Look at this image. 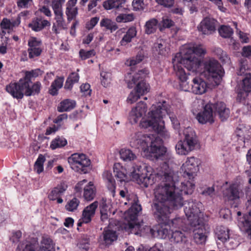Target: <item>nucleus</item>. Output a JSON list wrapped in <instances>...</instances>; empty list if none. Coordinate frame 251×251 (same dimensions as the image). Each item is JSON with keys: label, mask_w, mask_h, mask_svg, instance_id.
<instances>
[{"label": "nucleus", "mask_w": 251, "mask_h": 251, "mask_svg": "<svg viewBox=\"0 0 251 251\" xmlns=\"http://www.w3.org/2000/svg\"><path fill=\"white\" fill-rule=\"evenodd\" d=\"M136 28L133 26L130 27L120 41L121 45L126 46L127 44L130 43L132 39L136 36Z\"/></svg>", "instance_id": "obj_34"}, {"label": "nucleus", "mask_w": 251, "mask_h": 251, "mask_svg": "<svg viewBox=\"0 0 251 251\" xmlns=\"http://www.w3.org/2000/svg\"><path fill=\"white\" fill-rule=\"evenodd\" d=\"M27 84L25 81H21V79L18 83H10L6 87L7 92L10 93L14 98L21 99L25 94V88Z\"/></svg>", "instance_id": "obj_17"}, {"label": "nucleus", "mask_w": 251, "mask_h": 251, "mask_svg": "<svg viewBox=\"0 0 251 251\" xmlns=\"http://www.w3.org/2000/svg\"><path fill=\"white\" fill-rule=\"evenodd\" d=\"M101 76V84L104 87H108L111 82V74L102 72L100 73Z\"/></svg>", "instance_id": "obj_52"}, {"label": "nucleus", "mask_w": 251, "mask_h": 251, "mask_svg": "<svg viewBox=\"0 0 251 251\" xmlns=\"http://www.w3.org/2000/svg\"><path fill=\"white\" fill-rule=\"evenodd\" d=\"M67 143V140L63 137H57L53 139L50 144V147L54 150L58 148L65 146Z\"/></svg>", "instance_id": "obj_46"}, {"label": "nucleus", "mask_w": 251, "mask_h": 251, "mask_svg": "<svg viewBox=\"0 0 251 251\" xmlns=\"http://www.w3.org/2000/svg\"><path fill=\"white\" fill-rule=\"evenodd\" d=\"M183 200V199L182 198ZM184 205V212L188 219L192 221H197L198 220L199 214L201 213L200 206L201 203L199 202H196L190 200L184 203L183 201L182 205Z\"/></svg>", "instance_id": "obj_12"}, {"label": "nucleus", "mask_w": 251, "mask_h": 251, "mask_svg": "<svg viewBox=\"0 0 251 251\" xmlns=\"http://www.w3.org/2000/svg\"><path fill=\"white\" fill-rule=\"evenodd\" d=\"M215 112L218 114L221 121L226 120L229 116L230 111L223 102H218L214 104Z\"/></svg>", "instance_id": "obj_27"}, {"label": "nucleus", "mask_w": 251, "mask_h": 251, "mask_svg": "<svg viewBox=\"0 0 251 251\" xmlns=\"http://www.w3.org/2000/svg\"><path fill=\"white\" fill-rule=\"evenodd\" d=\"M242 230L247 234L249 239L251 240V222L249 220H245L242 222Z\"/></svg>", "instance_id": "obj_50"}, {"label": "nucleus", "mask_w": 251, "mask_h": 251, "mask_svg": "<svg viewBox=\"0 0 251 251\" xmlns=\"http://www.w3.org/2000/svg\"><path fill=\"white\" fill-rule=\"evenodd\" d=\"M157 48L159 54L162 55H166L168 53L169 49L167 47V44L164 41H160L157 43Z\"/></svg>", "instance_id": "obj_55"}, {"label": "nucleus", "mask_w": 251, "mask_h": 251, "mask_svg": "<svg viewBox=\"0 0 251 251\" xmlns=\"http://www.w3.org/2000/svg\"><path fill=\"white\" fill-rule=\"evenodd\" d=\"M166 114L169 116L174 128L178 129L179 126L178 121L176 116L171 113L169 106L165 101L152 104L150 108L146 119L141 123V125L145 128L151 127L163 138L168 139L170 138V134L165 127L164 122L163 120Z\"/></svg>", "instance_id": "obj_3"}, {"label": "nucleus", "mask_w": 251, "mask_h": 251, "mask_svg": "<svg viewBox=\"0 0 251 251\" xmlns=\"http://www.w3.org/2000/svg\"><path fill=\"white\" fill-rule=\"evenodd\" d=\"M77 0H69L66 3L65 14L69 22L75 19L78 14V8L75 6Z\"/></svg>", "instance_id": "obj_25"}, {"label": "nucleus", "mask_w": 251, "mask_h": 251, "mask_svg": "<svg viewBox=\"0 0 251 251\" xmlns=\"http://www.w3.org/2000/svg\"><path fill=\"white\" fill-rule=\"evenodd\" d=\"M213 108L214 105L210 103L206 104L203 111L199 113L197 116L198 121L201 124L213 123L214 121Z\"/></svg>", "instance_id": "obj_18"}, {"label": "nucleus", "mask_w": 251, "mask_h": 251, "mask_svg": "<svg viewBox=\"0 0 251 251\" xmlns=\"http://www.w3.org/2000/svg\"><path fill=\"white\" fill-rule=\"evenodd\" d=\"M134 19V16L133 14H121L118 15L116 20L118 23H126L133 21Z\"/></svg>", "instance_id": "obj_51"}, {"label": "nucleus", "mask_w": 251, "mask_h": 251, "mask_svg": "<svg viewBox=\"0 0 251 251\" xmlns=\"http://www.w3.org/2000/svg\"><path fill=\"white\" fill-rule=\"evenodd\" d=\"M251 91V74L247 73L244 79H243L242 89L238 92L237 100L242 101L248 96Z\"/></svg>", "instance_id": "obj_21"}, {"label": "nucleus", "mask_w": 251, "mask_h": 251, "mask_svg": "<svg viewBox=\"0 0 251 251\" xmlns=\"http://www.w3.org/2000/svg\"><path fill=\"white\" fill-rule=\"evenodd\" d=\"M224 74V71L217 60L210 58L204 62L201 75L210 82L218 85Z\"/></svg>", "instance_id": "obj_6"}, {"label": "nucleus", "mask_w": 251, "mask_h": 251, "mask_svg": "<svg viewBox=\"0 0 251 251\" xmlns=\"http://www.w3.org/2000/svg\"><path fill=\"white\" fill-rule=\"evenodd\" d=\"M169 229H170L169 226L167 224H165L164 225L161 226L156 229V231L155 229H152L153 231L150 232V233L153 237L165 239L169 237Z\"/></svg>", "instance_id": "obj_30"}, {"label": "nucleus", "mask_w": 251, "mask_h": 251, "mask_svg": "<svg viewBox=\"0 0 251 251\" xmlns=\"http://www.w3.org/2000/svg\"><path fill=\"white\" fill-rule=\"evenodd\" d=\"M157 202V201L156 200L155 197L154 196V202L153 206V210L155 216L159 221L167 224L169 226L170 228L171 229V230H175V228H180V227H182L183 222V220L180 218H176L172 220L171 221H167L169 217V215L171 213L172 210L173 209H177V208H175L172 206H170L169 204H165V205H167L169 208V213L167 214L166 216H164V217L163 216H159L156 213V209L155 207V204ZM180 208V207H179V208Z\"/></svg>", "instance_id": "obj_11"}, {"label": "nucleus", "mask_w": 251, "mask_h": 251, "mask_svg": "<svg viewBox=\"0 0 251 251\" xmlns=\"http://www.w3.org/2000/svg\"><path fill=\"white\" fill-rule=\"evenodd\" d=\"M223 195L226 200L227 201L236 200L240 197V192L235 184L231 185L224 192Z\"/></svg>", "instance_id": "obj_28"}, {"label": "nucleus", "mask_w": 251, "mask_h": 251, "mask_svg": "<svg viewBox=\"0 0 251 251\" xmlns=\"http://www.w3.org/2000/svg\"><path fill=\"white\" fill-rule=\"evenodd\" d=\"M187 76L186 75V79L185 82L188 84L189 88L187 91L190 90L194 94L197 95H202L206 92L207 89V83L202 78L199 77H195L192 79L191 87H190L188 83L187 82ZM180 86L182 90L186 91L182 89L181 86V81L180 80Z\"/></svg>", "instance_id": "obj_14"}, {"label": "nucleus", "mask_w": 251, "mask_h": 251, "mask_svg": "<svg viewBox=\"0 0 251 251\" xmlns=\"http://www.w3.org/2000/svg\"><path fill=\"white\" fill-rule=\"evenodd\" d=\"M220 35L223 38H230L233 33V30L229 26L222 25L218 29Z\"/></svg>", "instance_id": "obj_42"}, {"label": "nucleus", "mask_w": 251, "mask_h": 251, "mask_svg": "<svg viewBox=\"0 0 251 251\" xmlns=\"http://www.w3.org/2000/svg\"><path fill=\"white\" fill-rule=\"evenodd\" d=\"M141 96L142 95L139 94V93H138L136 90L134 88L129 94L127 99V101L128 103L132 104L140 99Z\"/></svg>", "instance_id": "obj_53"}, {"label": "nucleus", "mask_w": 251, "mask_h": 251, "mask_svg": "<svg viewBox=\"0 0 251 251\" xmlns=\"http://www.w3.org/2000/svg\"><path fill=\"white\" fill-rule=\"evenodd\" d=\"M125 3V0H107L103 2V7L105 9H120Z\"/></svg>", "instance_id": "obj_33"}, {"label": "nucleus", "mask_w": 251, "mask_h": 251, "mask_svg": "<svg viewBox=\"0 0 251 251\" xmlns=\"http://www.w3.org/2000/svg\"><path fill=\"white\" fill-rule=\"evenodd\" d=\"M79 201L76 198H74L69 200L65 205V209L70 212L76 210L79 204Z\"/></svg>", "instance_id": "obj_47"}, {"label": "nucleus", "mask_w": 251, "mask_h": 251, "mask_svg": "<svg viewBox=\"0 0 251 251\" xmlns=\"http://www.w3.org/2000/svg\"><path fill=\"white\" fill-rule=\"evenodd\" d=\"M32 3V0H18L17 6L20 8H27Z\"/></svg>", "instance_id": "obj_60"}, {"label": "nucleus", "mask_w": 251, "mask_h": 251, "mask_svg": "<svg viewBox=\"0 0 251 251\" xmlns=\"http://www.w3.org/2000/svg\"><path fill=\"white\" fill-rule=\"evenodd\" d=\"M172 235L171 240L172 242H174L176 243L185 242L186 240V238L183 233L177 230H171Z\"/></svg>", "instance_id": "obj_41"}, {"label": "nucleus", "mask_w": 251, "mask_h": 251, "mask_svg": "<svg viewBox=\"0 0 251 251\" xmlns=\"http://www.w3.org/2000/svg\"><path fill=\"white\" fill-rule=\"evenodd\" d=\"M200 161L195 157L187 158L181 167L184 177L189 179L186 182H182L181 186H177L178 176L173 167L169 166L166 161L158 169L156 174L153 173L151 167L137 166L131 173L133 181L147 187L152 185L157 177L160 178L162 182L154 189V195L157 201L155 204L156 213L159 216H166L169 209L165 204L175 208L180 207L183 204L182 192L185 194H192L195 184L193 179L199 171Z\"/></svg>", "instance_id": "obj_1"}, {"label": "nucleus", "mask_w": 251, "mask_h": 251, "mask_svg": "<svg viewBox=\"0 0 251 251\" xmlns=\"http://www.w3.org/2000/svg\"><path fill=\"white\" fill-rule=\"evenodd\" d=\"M38 251H55L52 240L49 238H43Z\"/></svg>", "instance_id": "obj_38"}, {"label": "nucleus", "mask_w": 251, "mask_h": 251, "mask_svg": "<svg viewBox=\"0 0 251 251\" xmlns=\"http://www.w3.org/2000/svg\"><path fill=\"white\" fill-rule=\"evenodd\" d=\"M217 23L212 18L205 17L198 25L197 29L202 34L210 35L215 32Z\"/></svg>", "instance_id": "obj_13"}, {"label": "nucleus", "mask_w": 251, "mask_h": 251, "mask_svg": "<svg viewBox=\"0 0 251 251\" xmlns=\"http://www.w3.org/2000/svg\"><path fill=\"white\" fill-rule=\"evenodd\" d=\"M118 235L115 230L105 228L99 238V241L105 246H109L117 239Z\"/></svg>", "instance_id": "obj_22"}, {"label": "nucleus", "mask_w": 251, "mask_h": 251, "mask_svg": "<svg viewBox=\"0 0 251 251\" xmlns=\"http://www.w3.org/2000/svg\"><path fill=\"white\" fill-rule=\"evenodd\" d=\"M157 21L152 19L146 22L145 25V32L148 34L154 32L157 28Z\"/></svg>", "instance_id": "obj_43"}, {"label": "nucleus", "mask_w": 251, "mask_h": 251, "mask_svg": "<svg viewBox=\"0 0 251 251\" xmlns=\"http://www.w3.org/2000/svg\"><path fill=\"white\" fill-rule=\"evenodd\" d=\"M161 24L164 28H169L173 25L174 22L167 17H163L162 18Z\"/></svg>", "instance_id": "obj_64"}, {"label": "nucleus", "mask_w": 251, "mask_h": 251, "mask_svg": "<svg viewBox=\"0 0 251 251\" xmlns=\"http://www.w3.org/2000/svg\"><path fill=\"white\" fill-rule=\"evenodd\" d=\"M23 243L20 244L17 248V251H35L31 244H27L25 246Z\"/></svg>", "instance_id": "obj_61"}, {"label": "nucleus", "mask_w": 251, "mask_h": 251, "mask_svg": "<svg viewBox=\"0 0 251 251\" xmlns=\"http://www.w3.org/2000/svg\"><path fill=\"white\" fill-rule=\"evenodd\" d=\"M45 161V157L42 154H40L34 164V170L38 174H40L43 171Z\"/></svg>", "instance_id": "obj_49"}, {"label": "nucleus", "mask_w": 251, "mask_h": 251, "mask_svg": "<svg viewBox=\"0 0 251 251\" xmlns=\"http://www.w3.org/2000/svg\"><path fill=\"white\" fill-rule=\"evenodd\" d=\"M50 22L48 20L42 17H36L32 19L31 22L28 24V26L33 31L39 32L46 27L50 26Z\"/></svg>", "instance_id": "obj_23"}, {"label": "nucleus", "mask_w": 251, "mask_h": 251, "mask_svg": "<svg viewBox=\"0 0 251 251\" xmlns=\"http://www.w3.org/2000/svg\"><path fill=\"white\" fill-rule=\"evenodd\" d=\"M76 102L75 100L66 99L61 101L58 106L59 112L70 111L75 108Z\"/></svg>", "instance_id": "obj_36"}, {"label": "nucleus", "mask_w": 251, "mask_h": 251, "mask_svg": "<svg viewBox=\"0 0 251 251\" xmlns=\"http://www.w3.org/2000/svg\"><path fill=\"white\" fill-rule=\"evenodd\" d=\"M103 177L106 181L107 188L111 193V195L114 197L115 195L116 185L112 173L109 171H105L103 173Z\"/></svg>", "instance_id": "obj_29"}, {"label": "nucleus", "mask_w": 251, "mask_h": 251, "mask_svg": "<svg viewBox=\"0 0 251 251\" xmlns=\"http://www.w3.org/2000/svg\"><path fill=\"white\" fill-rule=\"evenodd\" d=\"M31 81L27 82V86L25 88V95L26 96H30L38 94L41 89V84L39 82H36L33 84L31 87L30 85Z\"/></svg>", "instance_id": "obj_35"}, {"label": "nucleus", "mask_w": 251, "mask_h": 251, "mask_svg": "<svg viewBox=\"0 0 251 251\" xmlns=\"http://www.w3.org/2000/svg\"><path fill=\"white\" fill-rule=\"evenodd\" d=\"M101 26L105 27L107 29L110 30L112 31H115L118 28L116 24L109 19H103L100 23Z\"/></svg>", "instance_id": "obj_44"}, {"label": "nucleus", "mask_w": 251, "mask_h": 251, "mask_svg": "<svg viewBox=\"0 0 251 251\" xmlns=\"http://www.w3.org/2000/svg\"><path fill=\"white\" fill-rule=\"evenodd\" d=\"M87 239H82L77 244V251H88L89 246Z\"/></svg>", "instance_id": "obj_59"}, {"label": "nucleus", "mask_w": 251, "mask_h": 251, "mask_svg": "<svg viewBox=\"0 0 251 251\" xmlns=\"http://www.w3.org/2000/svg\"><path fill=\"white\" fill-rule=\"evenodd\" d=\"M72 169L76 172L86 173V167L90 164V160L83 153L73 154L68 159Z\"/></svg>", "instance_id": "obj_9"}, {"label": "nucleus", "mask_w": 251, "mask_h": 251, "mask_svg": "<svg viewBox=\"0 0 251 251\" xmlns=\"http://www.w3.org/2000/svg\"><path fill=\"white\" fill-rule=\"evenodd\" d=\"M28 11H25L20 13L16 19L9 20L7 18H3L0 23V28L2 32H9L13 29L14 27L18 26L21 23L22 17L26 16L28 14Z\"/></svg>", "instance_id": "obj_15"}, {"label": "nucleus", "mask_w": 251, "mask_h": 251, "mask_svg": "<svg viewBox=\"0 0 251 251\" xmlns=\"http://www.w3.org/2000/svg\"><path fill=\"white\" fill-rule=\"evenodd\" d=\"M95 51L94 50L86 51L84 50H80L79 51L80 57L83 60L90 58L95 55Z\"/></svg>", "instance_id": "obj_57"}, {"label": "nucleus", "mask_w": 251, "mask_h": 251, "mask_svg": "<svg viewBox=\"0 0 251 251\" xmlns=\"http://www.w3.org/2000/svg\"><path fill=\"white\" fill-rule=\"evenodd\" d=\"M63 81V78H56L50 86V88L49 90L50 94L52 96L56 95L58 90L62 87Z\"/></svg>", "instance_id": "obj_39"}, {"label": "nucleus", "mask_w": 251, "mask_h": 251, "mask_svg": "<svg viewBox=\"0 0 251 251\" xmlns=\"http://www.w3.org/2000/svg\"><path fill=\"white\" fill-rule=\"evenodd\" d=\"M42 74V72L40 69H35L31 71H26L25 76L21 78V81H25L27 84V82H30L32 78L38 76Z\"/></svg>", "instance_id": "obj_40"}, {"label": "nucleus", "mask_w": 251, "mask_h": 251, "mask_svg": "<svg viewBox=\"0 0 251 251\" xmlns=\"http://www.w3.org/2000/svg\"><path fill=\"white\" fill-rule=\"evenodd\" d=\"M185 138L179 141L176 145V151L178 154L185 155L192 151L196 144L197 140L193 129L187 127L184 130Z\"/></svg>", "instance_id": "obj_7"}, {"label": "nucleus", "mask_w": 251, "mask_h": 251, "mask_svg": "<svg viewBox=\"0 0 251 251\" xmlns=\"http://www.w3.org/2000/svg\"><path fill=\"white\" fill-rule=\"evenodd\" d=\"M150 251H172V247L169 243H165L164 245L160 243H157L151 248Z\"/></svg>", "instance_id": "obj_48"}, {"label": "nucleus", "mask_w": 251, "mask_h": 251, "mask_svg": "<svg viewBox=\"0 0 251 251\" xmlns=\"http://www.w3.org/2000/svg\"><path fill=\"white\" fill-rule=\"evenodd\" d=\"M148 107L146 103L142 101L138 102L129 113V120L132 124H136L145 114Z\"/></svg>", "instance_id": "obj_16"}, {"label": "nucleus", "mask_w": 251, "mask_h": 251, "mask_svg": "<svg viewBox=\"0 0 251 251\" xmlns=\"http://www.w3.org/2000/svg\"><path fill=\"white\" fill-rule=\"evenodd\" d=\"M206 52L203 45L191 43L183 45L180 51L173 59L174 70L176 76L182 82L181 86L183 90H188L189 87L185 82L186 74L182 66L193 72L199 71L201 61L195 57V55L201 56L204 55Z\"/></svg>", "instance_id": "obj_2"}, {"label": "nucleus", "mask_w": 251, "mask_h": 251, "mask_svg": "<svg viewBox=\"0 0 251 251\" xmlns=\"http://www.w3.org/2000/svg\"><path fill=\"white\" fill-rule=\"evenodd\" d=\"M130 143L132 146L141 149L144 152L151 154L157 159L163 160L168 158L170 160L172 158L163 146L162 139L153 134L135 133L131 136Z\"/></svg>", "instance_id": "obj_4"}, {"label": "nucleus", "mask_w": 251, "mask_h": 251, "mask_svg": "<svg viewBox=\"0 0 251 251\" xmlns=\"http://www.w3.org/2000/svg\"><path fill=\"white\" fill-rule=\"evenodd\" d=\"M132 6L134 10H142L145 8L146 4L144 2V0H133L132 1Z\"/></svg>", "instance_id": "obj_58"}, {"label": "nucleus", "mask_w": 251, "mask_h": 251, "mask_svg": "<svg viewBox=\"0 0 251 251\" xmlns=\"http://www.w3.org/2000/svg\"><path fill=\"white\" fill-rule=\"evenodd\" d=\"M216 233L219 240L225 242L229 238V229L226 227L220 226L216 228Z\"/></svg>", "instance_id": "obj_37"}, {"label": "nucleus", "mask_w": 251, "mask_h": 251, "mask_svg": "<svg viewBox=\"0 0 251 251\" xmlns=\"http://www.w3.org/2000/svg\"><path fill=\"white\" fill-rule=\"evenodd\" d=\"M114 173L118 181H125L127 179L126 171L119 164H116L113 167Z\"/></svg>", "instance_id": "obj_32"}, {"label": "nucleus", "mask_w": 251, "mask_h": 251, "mask_svg": "<svg viewBox=\"0 0 251 251\" xmlns=\"http://www.w3.org/2000/svg\"><path fill=\"white\" fill-rule=\"evenodd\" d=\"M100 18L98 17H93L86 24V28L88 30H91L93 29L94 26L98 24Z\"/></svg>", "instance_id": "obj_62"}, {"label": "nucleus", "mask_w": 251, "mask_h": 251, "mask_svg": "<svg viewBox=\"0 0 251 251\" xmlns=\"http://www.w3.org/2000/svg\"><path fill=\"white\" fill-rule=\"evenodd\" d=\"M250 70V68L248 64L247 61L246 60H244L243 62H241L240 66L239 68V70L237 72V74L238 75H242L248 73L247 72Z\"/></svg>", "instance_id": "obj_54"}, {"label": "nucleus", "mask_w": 251, "mask_h": 251, "mask_svg": "<svg viewBox=\"0 0 251 251\" xmlns=\"http://www.w3.org/2000/svg\"><path fill=\"white\" fill-rule=\"evenodd\" d=\"M76 193H81L83 191V198L86 201H92L96 196V189L93 182L87 183L86 179H83L78 182L75 187Z\"/></svg>", "instance_id": "obj_10"}, {"label": "nucleus", "mask_w": 251, "mask_h": 251, "mask_svg": "<svg viewBox=\"0 0 251 251\" xmlns=\"http://www.w3.org/2000/svg\"><path fill=\"white\" fill-rule=\"evenodd\" d=\"M98 204V202L95 201L84 209L81 219V220L82 221L83 223L87 224L91 221L92 218L94 217L95 214Z\"/></svg>", "instance_id": "obj_24"}, {"label": "nucleus", "mask_w": 251, "mask_h": 251, "mask_svg": "<svg viewBox=\"0 0 251 251\" xmlns=\"http://www.w3.org/2000/svg\"><path fill=\"white\" fill-rule=\"evenodd\" d=\"M127 201L124 202L125 205H131V207L124 214V218L127 222L126 229L129 232L135 235H142L149 232H152L153 229L150 226H144L143 223H136L138 213L142 209L140 204L137 203V198L136 196L132 195L131 198L127 196Z\"/></svg>", "instance_id": "obj_5"}, {"label": "nucleus", "mask_w": 251, "mask_h": 251, "mask_svg": "<svg viewBox=\"0 0 251 251\" xmlns=\"http://www.w3.org/2000/svg\"><path fill=\"white\" fill-rule=\"evenodd\" d=\"M80 91L85 96H90L91 92L90 85L88 83H85L80 86Z\"/></svg>", "instance_id": "obj_63"}, {"label": "nucleus", "mask_w": 251, "mask_h": 251, "mask_svg": "<svg viewBox=\"0 0 251 251\" xmlns=\"http://www.w3.org/2000/svg\"><path fill=\"white\" fill-rule=\"evenodd\" d=\"M54 16L55 22L53 24L52 30L55 34H58L60 33L59 30L65 29L67 27L63 13L55 14Z\"/></svg>", "instance_id": "obj_26"}, {"label": "nucleus", "mask_w": 251, "mask_h": 251, "mask_svg": "<svg viewBox=\"0 0 251 251\" xmlns=\"http://www.w3.org/2000/svg\"><path fill=\"white\" fill-rule=\"evenodd\" d=\"M120 158L125 162L134 161L137 159V155L131 150L128 149H122L119 151Z\"/></svg>", "instance_id": "obj_31"}, {"label": "nucleus", "mask_w": 251, "mask_h": 251, "mask_svg": "<svg viewBox=\"0 0 251 251\" xmlns=\"http://www.w3.org/2000/svg\"><path fill=\"white\" fill-rule=\"evenodd\" d=\"M148 74V71L147 70H140L132 76L131 80L128 79L131 77L130 74H128L126 76V80L127 82L128 87L129 88H132L134 85H136L134 88L142 96L148 93L150 87L149 84L144 80V78Z\"/></svg>", "instance_id": "obj_8"}, {"label": "nucleus", "mask_w": 251, "mask_h": 251, "mask_svg": "<svg viewBox=\"0 0 251 251\" xmlns=\"http://www.w3.org/2000/svg\"><path fill=\"white\" fill-rule=\"evenodd\" d=\"M51 6L53 11L54 14L63 13L62 6L60 2L54 0L51 2Z\"/></svg>", "instance_id": "obj_56"}, {"label": "nucleus", "mask_w": 251, "mask_h": 251, "mask_svg": "<svg viewBox=\"0 0 251 251\" xmlns=\"http://www.w3.org/2000/svg\"><path fill=\"white\" fill-rule=\"evenodd\" d=\"M28 52L30 58H33L35 57L39 56L42 50L41 48L42 42L40 39L35 37H30L28 41Z\"/></svg>", "instance_id": "obj_19"}, {"label": "nucleus", "mask_w": 251, "mask_h": 251, "mask_svg": "<svg viewBox=\"0 0 251 251\" xmlns=\"http://www.w3.org/2000/svg\"><path fill=\"white\" fill-rule=\"evenodd\" d=\"M68 188L67 184L62 182L54 187L48 195V199L50 201H57L58 203H62L63 202L61 196L63 195Z\"/></svg>", "instance_id": "obj_20"}, {"label": "nucleus", "mask_w": 251, "mask_h": 251, "mask_svg": "<svg viewBox=\"0 0 251 251\" xmlns=\"http://www.w3.org/2000/svg\"><path fill=\"white\" fill-rule=\"evenodd\" d=\"M194 239L197 244H201L205 242L206 236L201 229H195L194 231Z\"/></svg>", "instance_id": "obj_45"}]
</instances>
